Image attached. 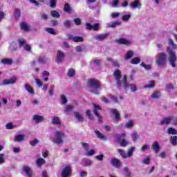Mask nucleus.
Wrapping results in <instances>:
<instances>
[{"instance_id":"1","label":"nucleus","mask_w":177,"mask_h":177,"mask_svg":"<svg viewBox=\"0 0 177 177\" xmlns=\"http://www.w3.org/2000/svg\"><path fill=\"white\" fill-rule=\"evenodd\" d=\"M87 85L89 88L90 92L94 93V95H100V91H97V89L100 88V82L96 79H89Z\"/></svg>"},{"instance_id":"2","label":"nucleus","mask_w":177,"mask_h":177,"mask_svg":"<svg viewBox=\"0 0 177 177\" xmlns=\"http://www.w3.org/2000/svg\"><path fill=\"white\" fill-rule=\"evenodd\" d=\"M66 136V134H64V133L62 131H57L55 133V138H50V140H52V142L53 143H57V145H63L64 143V140H63V138H64Z\"/></svg>"},{"instance_id":"3","label":"nucleus","mask_w":177,"mask_h":177,"mask_svg":"<svg viewBox=\"0 0 177 177\" xmlns=\"http://www.w3.org/2000/svg\"><path fill=\"white\" fill-rule=\"evenodd\" d=\"M167 52L169 53V63L172 67H176V52L172 50L171 47H167Z\"/></svg>"},{"instance_id":"4","label":"nucleus","mask_w":177,"mask_h":177,"mask_svg":"<svg viewBox=\"0 0 177 177\" xmlns=\"http://www.w3.org/2000/svg\"><path fill=\"white\" fill-rule=\"evenodd\" d=\"M125 136H127V134H125V133H122L115 136V141L118 143H120V146H122V147H127V146H128V141L122 138H125Z\"/></svg>"},{"instance_id":"5","label":"nucleus","mask_w":177,"mask_h":177,"mask_svg":"<svg viewBox=\"0 0 177 177\" xmlns=\"http://www.w3.org/2000/svg\"><path fill=\"white\" fill-rule=\"evenodd\" d=\"M165 60H167V54H165V53H161L158 55L156 64L158 66H165Z\"/></svg>"},{"instance_id":"6","label":"nucleus","mask_w":177,"mask_h":177,"mask_svg":"<svg viewBox=\"0 0 177 177\" xmlns=\"http://www.w3.org/2000/svg\"><path fill=\"white\" fill-rule=\"evenodd\" d=\"M61 176L62 177L71 176V165H67L63 168L61 172Z\"/></svg>"},{"instance_id":"7","label":"nucleus","mask_w":177,"mask_h":177,"mask_svg":"<svg viewBox=\"0 0 177 177\" xmlns=\"http://www.w3.org/2000/svg\"><path fill=\"white\" fill-rule=\"evenodd\" d=\"M113 75L116 80L117 88L118 89H120V88H121V81H120V79L122 77L121 75V71L117 69L114 71Z\"/></svg>"},{"instance_id":"8","label":"nucleus","mask_w":177,"mask_h":177,"mask_svg":"<svg viewBox=\"0 0 177 177\" xmlns=\"http://www.w3.org/2000/svg\"><path fill=\"white\" fill-rule=\"evenodd\" d=\"M64 59H66V53L60 50H58L55 59L56 63H57L58 64L60 63H63V62H64Z\"/></svg>"},{"instance_id":"9","label":"nucleus","mask_w":177,"mask_h":177,"mask_svg":"<svg viewBox=\"0 0 177 177\" xmlns=\"http://www.w3.org/2000/svg\"><path fill=\"white\" fill-rule=\"evenodd\" d=\"M109 33H102V34H100V35H96L94 37V39H95V41H98L100 42H102L103 41H104V39H107V38H109Z\"/></svg>"},{"instance_id":"10","label":"nucleus","mask_w":177,"mask_h":177,"mask_svg":"<svg viewBox=\"0 0 177 177\" xmlns=\"http://www.w3.org/2000/svg\"><path fill=\"white\" fill-rule=\"evenodd\" d=\"M115 42H116V44H118L119 45H127V46L131 45V41L125 39V38H119V39H116L115 40Z\"/></svg>"},{"instance_id":"11","label":"nucleus","mask_w":177,"mask_h":177,"mask_svg":"<svg viewBox=\"0 0 177 177\" xmlns=\"http://www.w3.org/2000/svg\"><path fill=\"white\" fill-rule=\"evenodd\" d=\"M172 120H174V116H168L167 118H163L160 122V125H169V124H171V122L172 121Z\"/></svg>"},{"instance_id":"12","label":"nucleus","mask_w":177,"mask_h":177,"mask_svg":"<svg viewBox=\"0 0 177 177\" xmlns=\"http://www.w3.org/2000/svg\"><path fill=\"white\" fill-rule=\"evenodd\" d=\"M44 120H45V118L41 115H34L32 118V120L34 121L35 124H39L44 122Z\"/></svg>"},{"instance_id":"13","label":"nucleus","mask_w":177,"mask_h":177,"mask_svg":"<svg viewBox=\"0 0 177 177\" xmlns=\"http://www.w3.org/2000/svg\"><path fill=\"white\" fill-rule=\"evenodd\" d=\"M130 8H131V9H136L138 8L140 9L142 8V3H140V0H135L132 1L130 3Z\"/></svg>"},{"instance_id":"14","label":"nucleus","mask_w":177,"mask_h":177,"mask_svg":"<svg viewBox=\"0 0 177 177\" xmlns=\"http://www.w3.org/2000/svg\"><path fill=\"white\" fill-rule=\"evenodd\" d=\"M16 81H17V78L16 77H13L9 80H3V85H13V84H16Z\"/></svg>"},{"instance_id":"15","label":"nucleus","mask_w":177,"mask_h":177,"mask_svg":"<svg viewBox=\"0 0 177 177\" xmlns=\"http://www.w3.org/2000/svg\"><path fill=\"white\" fill-rule=\"evenodd\" d=\"M23 171L26 174L28 177H32V170H31V168H30V167L28 165H24L23 167Z\"/></svg>"},{"instance_id":"16","label":"nucleus","mask_w":177,"mask_h":177,"mask_svg":"<svg viewBox=\"0 0 177 177\" xmlns=\"http://www.w3.org/2000/svg\"><path fill=\"white\" fill-rule=\"evenodd\" d=\"M151 149L153 150L154 153L157 154V153H158L161 149V147H160L158 142L155 141L151 146Z\"/></svg>"},{"instance_id":"17","label":"nucleus","mask_w":177,"mask_h":177,"mask_svg":"<svg viewBox=\"0 0 177 177\" xmlns=\"http://www.w3.org/2000/svg\"><path fill=\"white\" fill-rule=\"evenodd\" d=\"M111 164L113 165L115 168H120V167H121V161L115 158L111 160Z\"/></svg>"},{"instance_id":"18","label":"nucleus","mask_w":177,"mask_h":177,"mask_svg":"<svg viewBox=\"0 0 177 177\" xmlns=\"http://www.w3.org/2000/svg\"><path fill=\"white\" fill-rule=\"evenodd\" d=\"M69 39H72L73 42H84V38L81 36H69Z\"/></svg>"},{"instance_id":"19","label":"nucleus","mask_w":177,"mask_h":177,"mask_svg":"<svg viewBox=\"0 0 177 177\" xmlns=\"http://www.w3.org/2000/svg\"><path fill=\"white\" fill-rule=\"evenodd\" d=\"M97 110H100V106H99L98 105L95 104L94 105L93 113L97 117L99 122H102V117H100V115L97 112Z\"/></svg>"},{"instance_id":"20","label":"nucleus","mask_w":177,"mask_h":177,"mask_svg":"<svg viewBox=\"0 0 177 177\" xmlns=\"http://www.w3.org/2000/svg\"><path fill=\"white\" fill-rule=\"evenodd\" d=\"M1 63H2V64L10 66V64H13V59H10V58H4V59H1Z\"/></svg>"},{"instance_id":"21","label":"nucleus","mask_w":177,"mask_h":177,"mask_svg":"<svg viewBox=\"0 0 177 177\" xmlns=\"http://www.w3.org/2000/svg\"><path fill=\"white\" fill-rule=\"evenodd\" d=\"M75 117L79 122H84V116L80 112H75Z\"/></svg>"},{"instance_id":"22","label":"nucleus","mask_w":177,"mask_h":177,"mask_svg":"<svg viewBox=\"0 0 177 177\" xmlns=\"http://www.w3.org/2000/svg\"><path fill=\"white\" fill-rule=\"evenodd\" d=\"M46 162V161L45 160V159L42 158H39L36 160V165L37 167H38V168H41V167H42V165H44V164H45Z\"/></svg>"},{"instance_id":"23","label":"nucleus","mask_w":177,"mask_h":177,"mask_svg":"<svg viewBox=\"0 0 177 177\" xmlns=\"http://www.w3.org/2000/svg\"><path fill=\"white\" fill-rule=\"evenodd\" d=\"M24 88L26 91H27V92H28V93H30V95H34V93H35V91H34V88H32V87H31L30 84H24Z\"/></svg>"},{"instance_id":"24","label":"nucleus","mask_w":177,"mask_h":177,"mask_svg":"<svg viewBox=\"0 0 177 177\" xmlns=\"http://www.w3.org/2000/svg\"><path fill=\"white\" fill-rule=\"evenodd\" d=\"M53 125H62V122H60V118L58 116H54L52 119Z\"/></svg>"},{"instance_id":"25","label":"nucleus","mask_w":177,"mask_h":177,"mask_svg":"<svg viewBox=\"0 0 177 177\" xmlns=\"http://www.w3.org/2000/svg\"><path fill=\"white\" fill-rule=\"evenodd\" d=\"M20 27L21 30H23V31H28L30 30V25H28L27 22H21Z\"/></svg>"},{"instance_id":"26","label":"nucleus","mask_w":177,"mask_h":177,"mask_svg":"<svg viewBox=\"0 0 177 177\" xmlns=\"http://www.w3.org/2000/svg\"><path fill=\"white\" fill-rule=\"evenodd\" d=\"M152 99H160L161 97V93L158 91H155L151 95Z\"/></svg>"},{"instance_id":"27","label":"nucleus","mask_w":177,"mask_h":177,"mask_svg":"<svg viewBox=\"0 0 177 177\" xmlns=\"http://www.w3.org/2000/svg\"><path fill=\"white\" fill-rule=\"evenodd\" d=\"M26 139V136L24 134H19L15 138V142H23Z\"/></svg>"},{"instance_id":"28","label":"nucleus","mask_w":177,"mask_h":177,"mask_svg":"<svg viewBox=\"0 0 177 177\" xmlns=\"http://www.w3.org/2000/svg\"><path fill=\"white\" fill-rule=\"evenodd\" d=\"M131 139H132L133 142H136L138 140V139H139V138L140 137V135H139L138 133V132L133 131L131 134Z\"/></svg>"},{"instance_id":"29","label":"nucleus","mask_w":177,"mask_h":177,"mask_svg":"<svg viewBox=\"0 0 177 177\" xmlns=\"http://www.w3.org/2000/svg\"><path fill=\"white\" fill-rule=\"evenodd\" d=\"M121 21H114L111 24H108L109 28H115L117 26H120Z\"/></svg>"},{"instance_id":"30","label":"nucleus","mask_w":177,"mask_h":177,"mask_svg":"<svg viewBox=\"0 0 177 177\" xmlns=\"http://www.w3.org/2000/svg\"><path fill=\"white\" fill-rule=\"evenodd\" d=\"M118 153H119L120 156H121L122 158H128V155L124 149H118Z\"/></svg>"},{"instance_id":"31","label":"nucleus","mask_w":177,"mask_h":177,"mask_svg":"<svg viewBox=\"0 0 177 177\" xmlns=\"http://www.w3.org/2000/svg\"><path fill=\"white\" fill-rule=\"evenodd\" d=\"M136 149V147H131L130 149L127 150V158L128 157H132L133 156V151Z\"/></svg>"},{"instance_id":"32","label":"nucleus","mask_w":177,"mask_h":177,"mask_svg":"<svg viewBox=\"0 0 177 177\" xmlns=\"http://www.w3.org/2000/svg\"><path fill=\"white\" fill-rule=\"evenodd\" d=\"M111 113L112 114H114L115 118L118 122V121H120V113H118V111L117 109H112Z\"/></svg>"},{"instance_id":"33","label":"nucleus","mask_w":177,"mask_h":177,"mask_svg":"<svg viewBox=\"0 0 177 177\" xmlns=\"http://www.w3.org/2000/svg\"><path fill=\"white\" fill-rule=\"evenodd\" d=\"M76 52H84L85 50V44H81L75 47Z\"/></svg>"},{"instance_id":"34","label":"nucleus","mask_w":177,"mask_h":177,"mask_svg":"<svg viewBox=\"0 0 177 177\" xmlns=\"http://www.w3.org/2000/svg\"><path fill=\"white\" fill-rule=\"evenodd\" d=\"M95 154H96V150L91 149V150L86 151L85 156H86L87 157H92V156H95Z\"/></svg>"},{"instance_id":"35","label":"nucleus","mask_w":177,"mask_h":177,"mask_svg":"<svg viewBox=\"0 0 177 177\" xmlns=\"http://www.w3.org/2000/svg\"><path fill=\"white\" fill-rule=\"evenodd\" d=\"M50 15L53 17H55V19H59L60 17V14H59V12L55 10L50 11Z\"/></svg>"},{"instance_id":"36","label":"nucleus","mask_w":177,"mask_h":177,"mask_svg":"<svg viewBox=\"0 0 177 177\" xmlns=\"http://www.w3.org/2000/svg\"><path fill=\"white\" fill-rule=\"evenodd\" d=\"M170 142L172 146H177V136H171Z\"/></svg>"},{"instance_id":"37","label":"nucleus","mask_w":177,"mask_h":177,"mask_svg":"<svg viewBox=\"0 0 177 177\" xmlns=\"http://www.w3.org/2000/svg\"><path fill=\"white\" fill-rule=\"evenodd\" d=\"M64 12H66V13H71V6H70V4L68 3H66L64 7Z\"/></svg>"},{"instance_id":"38","label":"nucleus","mask_w":177,"mask_h":177,"mask_svg":"<svg viewBox=\"0 0 177 177\" xmlns=\"http://www.w3.org/2000/svg\"><path fill=\"white\" fill-rule=\"evenodd\" d=\"M167 133H169V135H177L176 129H175L172 127H169L167 129Z\"/></svg>"},{"instance_id":"39","label":"nucleus","mask_w":177,"mask_h":177,"mask_svg":"<svg viewBox=\"0 0 177 177\" xmlns=\"http://www.w3.org/2000/svg\"><path fill=\"white\" fill-rule=\"evenodd\" d=\"M67 75L68 77H74V75H75V70L73 68H69L67 72Z\"/></svg>"},{"instance_id":"40","label":"nucleus","mask_w":177,"mask_h":177,"mask_svg":"<svg viewBox=\"0 0 177 177\" xmlns=\"http://www.w3.org/2000/svg\"><path fill=\"white\" fill-rule=\"evenodd\" d=\"M95 133L96 135V136L99 138V139H106V136H104V135H103V133H102L100 131H99L98 130L95 131Z\"/></svg>"},{"instance_id":"41","label":"nucleus","mask_w":177,"mask_h":177,"mask_svg":"<svg viewBox=\"0 0 177 177\" xmlns=\"http://www.w3.org/2000/svg\"><path fill=\"white\" fill-rule=\"evenodd\" d=\"M122 84L123 85V88L125 89H128V83L127 82V75H124L122 78Z\"/></svg>"},{"instance_id":"42","label":"nucleus","mask_w":177,"mask_h":177,"mask_svg":"<svg viewBox=\"0 0 177 177\" xmlns=\"http://www.w3.org/2000/svg\"><path fill=\"white\" fill-rule=\"evenodd\" d=\"M46 62H48V58L45 57H40L38 59V63H39L40 64H45Z\"/></svg>"},{"instance_id":"43","label":"nucleus","mask_w":177,"mask_h":177,"mask_svg":"<svg viewBox=\"0 0 177 177\" xmlns=\"http://www.w3.org/2000/svg\"><path fill=\"white\" fill-rule=\"evenodd\" d=\"M149 85H145L144 86V88H145V89H147V88H154V86H155V84H154V81H153V80H151V81H149Z\"/></svg>"},{"instance_id":"44","label":"nucleus","mask_w":177,"mask_h":177,"mask_svg":"<svg viewBox=\"0 0 177 177\" xmlns=\"http://www.w3.org/2000/svg\"><path fill=\"white\" fill-rule=\"evenodd\" d=\"M46 31L48 32V34H51V35H55L56 34V31L53 28H46Z\"/></svg>"},{"instance_id":"45","label":"nucleus","mask_w":177,"mask_h":177,"mask_svg":"<svg viewBox=\"0 0 177 177\" xmlns=\"http://www.w3.org/2000/svg\"><path fill=\"white\" fill-rule=\"evenodd\" d=\"M133 56V51H129L127 53L126 57H124L125 60H129Z\"/></svg>"},{"instance_id":"46","label":"nucleus","mask_w":177,"mask_h":177,"mask_svg":"<svg viewBox=\"0 0 177 177\" xmlns=\"http://www.w3.org/2000/svg\"><path fill=\"white\" fill-rule=\"evenodd\" d=\"M21 15V11L19 8L15 9V19H19L20 17V15Z\"/></svg>"},{"instance_id":"47","label":"nucleus","mask_w":177,"mask_h":177,"mask_svg":"<svg viewBox=\"0 0 177 177\" xmlns=\"http://www.w3.org/2000/svg\"><path fill=\"white\" fill-rule=\"evenodd\" d=\"M140 62V58L139 57H136L131 60V64H139Z\"/></svg>"},{"instance_id":"48","label":"nucleus","mask_w":177,"mask_h":177,"mask_svg":"<svg viewBox=\"0 0 177 177\" xmlns=\"http://www.w3.org/2000/svg\"><path fill=\"white\" fill-rule=\"evenodd\" d=\"M168 45H171L174 49H176L177 45L174 42V40L172 39H169Z\"/></svg>"},{"instance_id":"49","label":"nucleus","mask_w":177,"mask_h":177,"mask_svg":"<svg viewBox=\"0 0 177 177\" xmlns=\"http://www.w3.org/2000/svg\"><path fill=\"white\" fill-rule=\"evenodd\" d=\"M64 26L66 27V28H70V27H71V21L66 20L64 21Z\"/></svg>"},{"instance_id":"50","label":"nucleus","mask_w":177,"mask_h":177,"mask_svg":"<svg viewBox=\"0 0 177 177\" xmlns=\"http://www.w3.org/2000/svg\"><path fill=\"white\" fill-rule=\"evenodd\" d=\"M84 163L86 167H91L92 165V160L91 159H86L84 160Z\"/></svg>"},{"instance_id":"51","label":"nucleus","mask_w":177,"mask_h":177,"mask_svg":"<svg viewBox=\"0 0 177 177\" xmlns=\"http://www.w3.org/2000/svg\"><path fill=\"white\" fill-rule=\"evenodd\" d=\"M129 19H131V15H125L122 17L123 21H129Z\"/></svg>"},{"instance_id":"52","label":"nucleus","mask_w":177,"mask_h":177,"mask_svg":"<svg viewBox=\"0 0 177 177\" xmlns=\"http://www.w3.org/2000/svg\"><path fill=\"white\" fill-rule=\"evenodd\" d=\"M132 127H133V122H132V120H129L126 123L124 128H127L129 129V128H132Z\"/></svg>"},{"instance_id":"53","label":"nucleus","mask_w":177,"mask_h":177,"mask_svg":"<svg viewBox=\"0 0 177 177\" xmlns=\"http://www.w3.org/2000/svg\"><path fill=\"white\" fill-rule=\"evenodd\" d=\"M82 146L85 151H88V150H89V144L86 142H82Z\"/></svg>"},{"instance_id":"54","label":"nucleus","mask_w":177,"mask_h":177,"mask_svg":"<svg viewBox=\"0 0 177 177\" xmlns=\"http://www.w3.org/2000/svg\"><path fill=\"white\" fill-rule=\"evenodd\" d=\"M118 3H120V0H113L111 5L113 8H118Z\"/></svg>"},{"instance_id":"55","label":"nucleus","mask_w":177,"mask_h":177,"mask_svg":"<svg viewBox=\"0 0 177 177\" xmlns=\"http://www.w3.org/2000/svg\"><path fill=\"white\" fill-rule=\"evenodd\" d=\"M95 160H97V161H103L104 159V155L103 154H100L96 156H95Z\"/></svg>"},{"instance_id":"56","label":"nucleus","mask_w":177,"mask_h":177,"mask_svg":"<svg viewBox=\"0 0 177 177\" xmlns=\"http://www.w3.org/2000/svg\"><path fill=\"white\" fill-rule=\"evenodd\" d=\"M166 89H167V92H169V91H171V89H174V84H172L171 83L167 84Z\"/></svg>"},{"instance_id":"57","label":"nucleus","mask_w":177,"mask_h":177,"mask_svg":"<svg viewBox=\"0 0 177 177\" xmlns=\"http://www.w3.org/2000/svg\"><path fill=\"white\" fill-rule=\"evenodd\" d=\"M73 109H74V106L71 104L68 105L66 108H65V113H69V111H71L73 110Z\"/></svg>"},{"instance_id":"58","label":"nucleus","mask_w":177,"mask_h":177,"mask_svg":"<svg viewBox=\"0 0 177 177\" xmlns=\"http://www.w3.org/2000/svg\"><path fill=\"white\" fill-rule=\"evenodd\" d=\"M53 92H55V86L51 85L48 91L50 96H53Z\"/></svg>"},{"instance_id":"59","label":"nucleus","mask_w":177,"mask_h":177,"mask_svg":"<svg viewBox=\"0 0 177 177\" xmlns=\"http://www.w3.org/2000/svg\"><path fill=\"white\" fill-rule=\"evenodd\" d=\"M91 63L95 66H100V64H102V61L100 59H93Z\"/></svg>"},{"instance_id":"60","label":"nucleus","mask_w":177,"mask_h":177,"mask_svg":"<svg viewBox=\"0 0 177 177\" xmlns=\"http://www.w3.org/2000/svg\"><path fill=\"white\" fill-rule=\"evenodd\" d=\"M130 89L131 92H136V91H138V87L136 86V84H130Z\"/></svg>"},{"instance_id":"61","label":"nucleus","mask_w":177,"mask_h":177,"mask_svg":"<svg viewBox=\"0 0 177 177\" xmlns=\"http://www.w3.org/2000/svg\"><path fill=\"white\" fill-rule=\"evenodd\" d=\"M38 143H39V140L37 138L35 140L30 142V145H32L33 147L37 146Z\"/></svg>"},{"instance_id":"62","label":"nucleus","mask_w":177,"mask_h":177,"mask_svg":"<svg viewBox=\"0 0 177 177\" xmlns=\"http://www.w3.org/2000/svg\"><path fill=\"white\" fill-rule=\"evenodd\" d=\"M124 171L127 177H131V172L129 171V169H128V167H124Z\"/></svg>"},{"instance_id":"63","label":"nucleus","mask_w":177,"mask_h":177,"mask_svg":"<svg viewBox=\"0 0 177 177\" xmlns=\"http://www.w3.org/2000/svg\"><path fill=\"white\" fill-rule=\"evenodd\" d=\"M61 100L62 102V104H66V103H67L68 100H67V97H66V95H62L61 96Z\"/></svg>"},{"instance_id":"64","label":"nucleus","mask_w":177,"mask_h":177,"mask_svg":"<svg viewBox=\"0 0 177 177\" xmlns=\"http://www.w3.org/2000/svg\"><path fill=\"white\" fill-rule=\"evenodd\" d=\"M73 23H75L76 24V26L81 25V19H80V18H75L73 19Z\"/></svg>"}]
</instances>
